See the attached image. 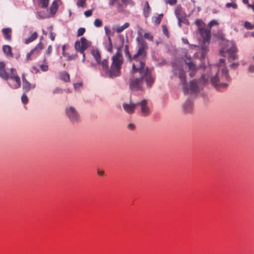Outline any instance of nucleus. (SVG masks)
<instances>
[{
  "label": "nucleus",
  "instance_id": "obj_1",
  "mask_svg": "<svg viewBox=\"0 0 254 254\" xmlns=\"http://www.w3.org/2000/svg\"><path fill=\"white\" fill-rule=\"evenodd\" d=\"M138 43V49L133 58V65L131 73L132 74L128 83L131 90H141L144 82L150 87L155 81V77L152 74L151 69L146 66L147 57V43L143 39L136 38Z\"/></svg>",
  "mask_w": 254,
  "mask_h": 254
},
{
  "label": "nucleus",
  "instance_id": "obj_2",
  "mask_svg": "<svg viewBox=\"0 0 254 254\" xmlns=\"http://www.w3.org/2000/svg\"><path fill=\"white\" fill-rule=\"evenodd\" d=\"M112 64L110 69L108 66V61L104 59L100 64L102 69L106 76L114 78L120 76L121 73V69L123 63V58L121 53L118 50L112 58Z\"/></svg>",
  "mask_w": 254,
  "mask_h": 254
},
{
  "label": "nucleus",
  "instance_id": "obj_3",
  "mask_svg": "<svg viewBox=\"0 0 254 254\" xmlns=\"http://www.w3.org/2000/svg\"><path fill=\"white\" fill-rule=\"evenodd\" d=\"M230 79V76L228 73V70L225 67H223L221 69V73L219 72L211 78V82L216 88L219 89L220 88H225L228 86L227 83H222V81H228Z\"/></svg>",
  "mask_w": 254,
  "mask_h": 254
},
{
  "label": "nucleus",
  "instance_id": "obj_4",
  "mask_svg": "<svg viewBox=\"0 0 254 254\" xmlns=\"http://www.w3.org/2000/svg\"><path fill=\"white\" fill-rule=\"evenodd\" d=\"M195 22L198 27L199 34L203 42H209L211 38L210 30L204 28L205 24L201 20L197 19Z\"/></svg>",
  "mask_w": 254,
  "mask_h": 254
},
{
  "label": "nucleus",
  "instance_id": "obj_5",
  "mask_svg": "<svg viewBox=\"0 0 254 254\" xmlns=\"http://www.w3.org/2000/svg\"><path fill=\"white\" fill-rule=\"evenodd\" d=\"M237 51V48L234 42L228 41L226 42L224 47L222 48L221 52L222 53H228L229 55L228 60L231 62L237 59V56L235 54Z\"/></svg>",
  "mask_w": 254,
  "mask_h": 254
},
{
  "label": "nucleus",
  "instance_id": "obj_6",
  "mask_svg": "<svg viewBox=\"0 0 254 254\" xmlns=\"http://www.w3.org/2000/svg\"><path fill=\"white\" fill-rule=\"evenodd\" d=\"M90 45V42L84 37L80 38V41H76L74 44V48L76 51L79 52L83 56L82 62H84L85 60V56L84 51Z\"/></svg>",
  "mask_w": 254,
  "mask_h": 254
},
{
  "label": "nucleus",
  "instance_id": "obj_7",
  "mask_svg": "<svg viewBox=\"0 0 254 254\" xmlns=\"http://www.w3.org/2000/svg\"><path fill=\"white\" fill-rule=\"evenodd\" d=\"M173 72L175 74L178 75V77L183 86L184 92L185 94L188 93L189 88L186 80V73L185 71L181 66H174Z\"/></svg>",
  "mask_w": 254,
  "mask_h": 254
},
{
  "label": "nucleus",
  "instance_id": "obj_8",
  "mask_svg": "<svg viewBox=\"0 0 254 254\" xmlns=\"http://www.w3.org/2000/svg\"><path fill=\"white\" fill-rule=\"evenodd\" d=\"M65 114L72 122H78L79 120V115L76 110L73 107L70 106L65 109Z\"/></svg>",
  "mask_w": 254,
  "mask_h": 254
},
{
  "label": "nucleus",
  "instance_id": "obj_9",
  "mask_svg": "<svg viewBox=\"0 0 254 254\" xmlns=\"http://www.w3.org/2000/svg\"><path fill=\"white\" fill-rule=\"evenodd\" d=\"M184 61L185 64L188 66L189 70L190 71L189 75L190 77H193L195 74L198 68L195 64L192 61L191 57L187 55L185 56Z\"/></svg>",
  "mask_w": 254,
  "mask_h": 254
},
{
  "label": "nucleus",
  "instance_id": "obj_10",
  "mask_svg": "<svg viewBox=\"0 0 254 254\" xmlns=\"http://www.w3.org/2000/svg\"><path fill=\"white\" fill-rule=\"evenodd\" d=\"M9 78L12 79L15 83L13 84H10V86L13 89H16L20 87L21 81L19 77L18 76L16 71L14 68L10 69V73L9 75Z\"/></svg>",
  "mask_w": 254,
  "mask_h": 254
},
{
  "label": "nucleus",
  "instance_id": "obj_11",
  "mask_svg": "<svg viewBox=\"0 0 254 254\" xmlns=\"http://www.w3.org/2000/svg\"><path fill=\"white\" fill-rule=\"evenodd\" d=\"M139 105L140 107L141 115L142 116L146 117L149 115L150 111L148 106L147 100H142L139 103H137V106Z\"/></svg>",
  "mask_w": 254,
  "mask_h": 254
},
{
  "label": "nucleus",
  "instance_id": "obj_12",
  "mask_svg": "<svg viewBox=\"0 0 254 254\" xmlns=\"http://www.w3.org/2000/svg\"><path fill=\"white\" fill-rule=\"evenodd\" d=\"M22 89H23V92L24 93L28 92L31 89H34L35 88V87H36L35 84H31L26 79L24 74H22Z\"/></svg>",
  "mask_w": 254,
  "mask_h": 254
},
{
  "label": "nucleus",
  "instance_id": "obj_13",
  "mask_svg": "<svg viewBox=\"0 0 254 254\" xmlns=\"http://www.w3.org/2000/svg\"><path fill=\"white\" fill-rule=\"evenodd\" d=\"M0 77L4 80L9 78V74L5 70V64L2 62H0Z\"/></svg>",
  "mask_w": 254,
  "mask_h": 254
},
{
  "label": "nucleus",
  "instance_id": "obj_14",
  "mask_svg": "<svg viewBox=\"0 0 254 254\" xmlns=\"http://www.w3.org/2000/svg\"><path fill=\"white\" fill-rule=\"evenodd\" d=\"M137 104L124 103L123 104V107L124 109L126 111V112L129 114H132L134 113V110Z\"/></svg>",
  "mask_w": 254,
  "mask_h": 254
},
{
  "label": "nucleus",
  "instance_id": "obj_15",
  "mask_svg": "<svg viewBox=\"0 0 254 254\" xmlns=\"http://www.w3.org/2000/svg\"><path fill=\"white\" fill-rule=\"evenodd\" d=\"M11 29L10 28H6L2 29V33L6 40L9 41L11 40Z\"/></svg>",
  "mask_w": 254,
  "mask_h": 254
},
{
  "label": "nucleus",
  "instance_id": "obj_16",
  "mask_svg": "<svg viewBox=\"0 0 254 254\" xmlns=\"http://www.w3.org/2000/svg\"><path fill=\"white\" fill-rule=\"evenodd\" d=\"M183 109L186 113H190L192 110V103L190 100H187L183 105Z\"/></svg>",
  "mask_w": 254,
  "mask_h": 254
},
{
  "label": "nucleus",
  "instance_id": "obj_17",
  "mask_svg": "<svg viewBox=\"0 0 254 254\" xmlns=\"http://www.w3.org/2000/svg\"><path fill=\"white\" fill-rule=\"evenodd\" d=\"M129 0H110L109 5L113 6L117 4L119 7L123 4H127Z\"/></svg>",
  "mask_w": 254,
  "mask_h": 254
},
{
  "label": "nucleus",
  "instance_id": "obj_18",
  "mask_svg": "<svg viewBox=\"0 0 254 254\" xmlns=\"http://www.w3.org/2000/svg\"><path fill=\"white\" fill-rule=\"evenodd\" d=\"M59 78L64 82H69L70 81L69 75L65 71L60 73Z\"/></svg>",
  "mask_w": 254,
  "mask_h": 254
},
{
  "label": "nucleus",
  "instance_id": "obj_19",
  "mask_svg": "<svg viewBox=\"0 0 254 254\" xmlns=\"http://www.w3.org/2000/svg\"><path fill=\"white\" fill-rule=\"evenodd\" d=\"M151 8L150 7L149 4L147 1L145 2L144 7L143 8V15L145 17H148L150 13Z\"/></svg>",
  "mask_w": 254,
  "mask_h": 254
},
{
  "label": "nucleus",
  "instance_id": "obj_20",
  "mask_svg": "<svg viewBox=\"0 0 254 254\" xmlns=\"http://www.w3.org/2000/svg\"><path fill=\"white\" fill-rule=\"evenodd\" d=\"M44 46L42 43H39L34 49L31 50L33 54L38 55L40 51L43 49Z\"/></svg>",
  "mask_w": 254,
  "mask_h": 254
},
{
  "label": "nucleus",
  "instance_id": "obj_21",
  "mask_svg": "<svg viewBox=\"0 0 254 254\" xmlns=\"http://www.w3.org/2000/svg\"><path fill=\"white\" fill-rule=\"evenodd\" d=\"M92 55L97 62V64H100L101 55L98 50H93L91 52Z\"/></svg>",
  "mask_w": 254,
  "mask_h": 254
},
{
  "label": "nucleus",
  "instance_id": "obj_22",
  "mask_svg": "<svg viewBox=\"0 0 254 254\" xmlns=\"http://www.w3.org/2000/svg\"><path fill=\"white\" fill-rule=\"evenodd\" d=\"M190 84V90L191 93H196L198 92V87L196 82L194 81H191Z\"/></svg>",
  "mask_w": 254,
  "mask_h": 254
},
{
  "label": "nucleus",
  "instance_id": "obj_23",
  "mask_svg": "<svg viewBox=\"0 0 254 254\" xmlns=\"http://www.w3.org/2000/svg\"><path fill=\"white\" fill-rule=\"evenodd\" d=\"M58 8V1L57 0H54L50 8L51 13L55 14L57 11Z\"/></svg>",
  "mask_w": 254,
  "mask_h": 254
},
{
  "label": "nucleus",
  "instance_id": "obj_24",
  "mask_svg": "<svg viewBox=\"0 0 254 254\" xmlns=\"http://www.w3.org/2000/svg\"><path fill=\"white\" fill-rule=\"evenodd\" d=\"M2 50L3 53L7 56H11L12 57V54L11 52V48L10 46L8 45H4L2 47Z\"/></svg>",
  "mask_w": 254,
  "mask_h": 254
},
{
  "label": "nucleus",
  "instance_id": "obj_25",
  "mask_svg": "<svg viewBox=\"0 0 254 254\" xmlns=\"http://www.w3.org/2000/svg\"><path fill=\"white\" fill-rule=\"evenodd\" d=\"M37 37V33L36 32H34L32 34L31 36L29 38L25 39V43L26 44H29L36 40Z\"/></svg>",
  "mask_w": 254,
  "mask_h": 254
},
{
  "label": "nucleus",
  "instance_id": "obj_26",
  "mask_svg": "<svg viewBox=\"0 0 254 254\" xmlns=\"http://www.w3.org/2000/svg\"><path fill=\"white\" fill-rule=\"evenodd\" d=\"M129 26V23L128 22L125 23L122 26L117 27L116 28V31L117 33H120L123 32L125 29L127 28Z\"/></svg>",
  "mask_w": 254,
  "mask_h": 254
},
{
  "label": "nucleus",
  "instance_id": "obj_27",
  "mask_svg": "<svg viewBox=\"0 0 254 254\" xmlns=\"http://www.w3.org/2000/svg\"><path fill=\"white\" fill-rule=\"evenodd\" d=\"M49 0H38L39 4L42 8H47L49 5Z\"/></svg>",
  "mask_w": 254,
  "mask_h": 254
},
{
  "label": "nucleus",
  "instance_id": "obj_28",
  "mask_svg": "<svg viewBox=\"0 0 254 254\" xmlns=\"http://www.w3.org/2000/svg\"><path fill=\"white\" fill-rule=\"evenodd\" d=\"M163 17V14L162 13H161V14H159L157 17H154L153 19L154 23L156 25L159 24Z\"/></svg>",
  "mask_w": 254,
  "mask_h": 254
},
{
  "label": "nucleus",
  "instance_id": "obj_29",
  "mask_svg": "<svg viewBox=\"0 0 254 254\" xmlns=\"http://www.w3.org/2000/svg\"><path fill=\"white\" fill-rule=\"evenodd\" d=\"M86 0H78L76 3L77 6L83 8L86 7Z\"/></svg>",
  "mask_w": 254,
  "mask_h": 254
},
{
  "label": "nucleus",
  "instance_id": "obj_30",
  "mask_svg": "<svg viewBox=\"0 0 254 254\" xmlns=\"http://www.w3.org/2000/svg\"><path fill=\"white\" fill-rule=\"evenodd\" d=\"M125 54H126V56L127 58H128L129 59V60H130V61L132 63V65H133V57H134V56L135 55V54H134L133 57H131V55H130L129 54V52L128 51V48L127 47L126 48V50L125 51Z\"/></svg>",
  "mask_w": 254,
  "mask_h": 254
},
{
  "label": "nucleus",
  "instance_id": "obj_31",
  "mask_svg": "<svg viewBox=\"0 0 254 254\" xmlns=\"http://www.w3.org/2000/svg\"><path fill=\"white\" fill-rule=\"evenodd\" d=\"M207 51H208L207 47L204 45L203 46L201 49V54H202V55H201L202 58H204L205 55L206 54Z\"/></svg>",
  "mask_w": 254,
  "mask_h": 254
},
{
  "label": "nucleus",
  "instance_id": "obj_32",
  "mask_svg": "<svg viewBox=\"0 0 254 254\" xmlns=\"http://www.w3.org/2000/svg\"><path fill=\"white\" fill-rule=\"evenodd\" d=\"M94 25L96 27H100L102 25V21L100 19H96L94 21Z\"/></svg>",
  "mask_w": 254,
  "mask_h": 254
},
{
  "label": "nucleus",
  "instance_id": "obj_33",
  "mask_svg": "<svg viewBox=\"0 0 254 254\" xmlns=\"http://www.w3.org/2000/svg\"><path fill=\"white\" fill-rule=\"evenodd\" d=\"M245 27L250 30L254 29V24H251L250 22L246 21L244 24Z\"/></svg>",
  "mask_w": 254,
  "mask_h": 254
},
{
  "label": "nucleus",
  "instance_id": "obj_34",
  "mask_svg": "<svg viewBox=\"0 0 254 254\" xmlns=\"http://www.w3.org/2000/svg\"><path fill=\"white\" fill-rule=\"evenodd\" d=\"M219 23L216 20H212L208 24V27L210 29L213 26L218 25Z\"/></svg>",
  "mask_w": 254,
  "mask_h": 254
},
{
  "label": "nucleus",
  "instance_id": "obj_35",
  "mask_svg": "<svg viewBox=\"0 0 254 254\" xmlns=\"http://www.w3.org/2000/svg\"><path fill=\"white\" fill-rule=\"evenodd\" d=\"M21 101L24 104H26L28 103V99L25 93H24L21 96Z\"/></svg>",
  "mask_w": 254,
  "mask_h": 254
},
{
  "label": "nucleus",
  "instance_id": "obj_36",
  "mask_svg": "<svg viewBox=\"0 0 254 254\" xmlns=\"http://www.w3.org/2000/svg\"><path fill=\"white\" fill-rule=\"evenodd\" d=\"M144 37L145 39H148L151 41H153V36L152 35H151V34L149 33H145L144 34Z\"/></svg>",
  "mask_w": 254,
  "mask_h": 254
},
{
  "label": "nucleus",
  "instance_id": "obj_37",
  "mask_svg": "<svg viewBox=\"0 0 254 254\" xmlns=\"http://www.w3.org/2000/svg\"><path fill=\"white\" fill-rule=\"evenodd\" d=\"M85 32L84 28H79L77 30V36L80 37L84 34Z\"/></svg>",
  "mask_w": 254,
  "mask_h": 254
},
{
  "label": "nucleus",
  "instance_id": "obj_38",
  "mask_svg": "<svg viewBox=\"0 0 254 254\" xmlns=\"http://www.w3.org/2000/svg\"><path fill=\"white\" fill-rule=\"evenodd\" d=\"M226 6L227 8H229L230 7H232L234 9H236L237 8L238 6H237V4L236 3H233V2L230 3V2H229V3H227L226 4Z\"/></svg>",
  "mask_w": 254,
  "mask_h": 254
},
{
  "label": "nucleus",
  "instance_id": "obj_39",
  "mask_svg": "<svg viewBox=\"0 0 254 254\" xmlns=\"http://www.w3.org/2000/svg\"><path fill=\"white\" fill-rule=\"evenodd\" d=\"M181 12H182V10H181V8H177L175 9V15H176V17H177V18H181Z\"/></svg>",
  "mask_w": 254,
  "mask_h": 254
},
{
  "label": "nucleus",
  "instance_id": "obj_40",
  "mask_svg": "<svg viewBox=\"0 0 254 254\" xmlns=\"http://www.w3.org/2000/svg\"><path fill=\"white\" fill-rule=\"evenodd\" d=\"M162 31L164 35L168 37V31L167 27L165 25H162Z\"/></svg>",
  "mask_w": 254,
  "mask_h": 254
},
{
  "label": "nucleus",
  "instance_id": "obj_41",
  "mask_svg": "<svg viewBox=\"0 0 254 254\" xmlns=\"http://www.w3.org/2000/svg\"><path fill=\"white\" fill-rule=\"evenodd\" d=\"M40 69L43 71H47L48 70V66L47 64H42L40 66Z\"/></svg>",
  "mask_w": 254,
  "mask_h": 254
},
{
  "label": "nucleus",
  "instance_id": "obj_42",
  "mask_svg": "<svg viewBox=\"0 0 254 254\" xmlns=\"http://www.w3.org/2000/svg\"><path fill=\"white\" fill-rule=\"evenodd\" d=\"M177 0H166V3L173 5L177 3Z\"/></svg>",
  "mask_w": 254,
  "mask_h": 254
},
{
  "label": "nucleus",
  "instance_id": "obj_43",
  "mask_svg": "<svg viewBox=\"0 0 254 254\" xmlns=\"http://www.w3.org/2000/svg\"><path fill=\"white\" fill-rule=\"evenodd\" d=\"M85 16L86 17H89L92 14V9H90V10H87V11H85L84 13Z\"/></svg>",
  "mask_w": 254,
  "mask_h": 254
},
{
  "label": "nucleus",
  "instance_id": "obj_44",
  "mask_svg": "<svg viewBox=\"0 0 254 254\" xmlns=\"http://www.w3.org/2000/svg\"><path fill=\"white\" fill-rule=\"evenodd\" d=\"M52 51V46L51 45H49L48 47V49L46 52V54L48 55H50Z\"/></svg>",
  "mask_w": 254,
  "mask_h": 254
},
{
  "label": "nucleus",
  "instance_id": "obj_45",
  "mask_svg": "<svg viewBox=\"0 0 254 254\" xmlns=\"http://www.w3.org/2000/svg\"><path fill=\"white\" fill-rule=\"evenodd\" d=\"M105 34L107 36H109L111 35V30L107 27L105 26L104 27Z\"/></svg>",
  "mask_w": 254,
  "mask_h": 254
},
{
  "label": "nucleus",
  "instance_id": "obj_46",
  "mask_svg": "<svg viewBox=\"0 0 254 254\" xmlns=\"http://www.w3.org/2000/svg\"><path fill=\"white\" fill-rule=\"evenodd\" d=\"M239 65L238 63H234L230 65V67L232 68L236 69L237 68Z\"/></svg>",
  "mask_w": 254,
  "mask_h": 254
},
{
  "label": "nucleus",
  "instance_id": "obj_47",
  "mask_svg": "<svg viewBox=\"0 0 254 254\" xmlns=\"http://www.w3.org/2000/svg\"><path fill=\"white\" fill-rule=\"evenodd\" d=\"M225 65V60L223 59H220L219 60V68L221 66H224Z\"/></svg>",
  "mask_w": 254,
  "mask_h": 254
},
{
  "label": "nucleus",
  "instance_id": "obj_48",
  "mask_svg": "<svg viewBox=\"0 0 254 254\" xmlns=\"http://www.w3.org/2000/svg\"><path fill=\"white\" fill-rule=\"evenodd\" d=\"M127 128L128 129L133 130L135 128V126L132 124H129L127 126Z\"/></svg>",
  "mask_w": 254,
  "mask_h": 254
},
{
  "label": "nucleus",
  "instance_id": "obj_49",
  "mask_svg": "<svg viewBox=\"0 0 254 254\" xmlns=\"http://www.w3.org/2000/svg\"><path fill=\"white\" fill-rule=\"evenodd\" d=\"M33 55V54L32 53H31V51H30L29 53H27V55H26V60L27 61L28 60H30L31 59V55Z\"/></svg>",
  "mask_w": 254,
  "mask_h": 254
},
{
  "label": "nucleus",
  "instance_id": "obj_50",
  "mask_svg": "<svg viewBox=\"0 0 254 254\" xmlns=\"http://www.w3.org/2000/svg\"><path fill=\"white\" fill-rule=\"evenodd\" d=\"M56 34L52 32L50 33V38L52 41L55 40Z\"/></svg>",
  "mask_w": 254,
  "mask_h": 254
},
{
  "label": "nucleus",
  "instance_id": "obj_51",
  "mask_svg": "<svg viewBox=\"0 0 254 254\" xmlns=\"http://www.w3.org/2000/svg\"><path fill=\"white\" fill-rule=\"evenodd\" d=\"M208 79V77L205 76V75H202L200 78V81L205 82Z\"/></svg>",
  "mask_w": 254,
  "mask_h": 254
},
{
  "label": "nucleus",
  "instance_id": "obj_52",
  "mask_svg": "<svg viewBox=\"0 0 254 254\" xmlns=\"http://www.w3.org/2000/svg\"><path fill=\"white\" fill-rule=\"evenodd\" d=\"M107 51L110 53L113 52V46L112 44H109V46L107 48Z\"/></svg>",
  "mask_w": 254,
  "mask_h": 254
},
{
  "label": "nucleus",
  "instance_id": "obj_53",
  "mask_svg": "<svg viewBox=\"0 0 254 254\" xmlns=\"http://www.w3.org/2000/svg\"><path fill=\"white\" fill-rule=\"evenodd\" d=\"M53 93L54 94H56V93H62V90L61 89L59 88H56L55 89H54L53 91Z\"/></svg>",
  "mask_w": 254,
  "mask_h": 254
},
{
  "label": "nucleus",
  "instance_id": "obj_54",
  "mask_svg": "<svg viewBox=\"0 0 254 254\" xmlns=\"http://www.w3.org/2000/svg\"><path fill=\"white\" fill-rule=\"evenodd\" d=\"M42 13V12H39L37 13L38 16L41 18H45L46 17V15H43Z\"/></svg>",
  "mask_w": 254,
  "mask_h": 254
},
{
  "label": "nucleus",
  "instance_id": "obj_55",
  "mask_svg": "<svg viewBox=\"0 0 254 254\" xmlns=\"http://www.w3.org/2000/svg\"><path fill=\"white\" fill-rule=\"evenodd\" d=\"M249 72L253 73L254 72V65H251L249 68Z\"/></svg>",
  "mask_w": 254,
  "mask_h": 254
},
{
  "label": "nucleus",
  "instance_id": "obj_56",
  "mask_svg": "<svg viewBox=\"0 0 254 254\" xmlns=\"http://www.w3.org/2000/svg\"><path fill=\"white\" fill-rule=\"evenodd\" d=\"M98 175L100 176H103L104 174V172L103 171L98 170L97 172Z\"/></svg>",
  "mask_w": 254,
  "mask_h": 254
},
{
  "label": "nucleus",
  "instance_id": "obj_57",
  "mask_svg": "<svg viewBox=\"0 0 254 254\" xmlns=\"http://www.w3.org/2000/svg\"><path fill=\"white\" fill-rule=\"evenodd\" d=\"M182 41L184 44H188V45L189 44V41L187 39L183 38Z\"/></svg>",
  "mask_w": 254,
  "mask_h": 254
},
{
  "label": "nucleus",
  "instance_id": "obj_58",
  "mask_svg": "<svg viewBox=\"0 0 254 254\" xmlns=\"http://www.w3.org/2000/svg\"><path fill=\"white\" fill-rule=\"evenodd\" d=\"M248 6L249 8H252L254 11V3L253 4H248Z\"/></svg>",
  "mask_w": 254,
  "mask_h": 254
},
{
  "label": "nucleus",
  "instance_id": "obj_59",
  "mask_svg": "<svg viewBox=\"0 0 254 254\" xmlns=\"http://www.w3.org/2000/svg\"><path fill=\"white\" fill-rule=\"evenodd\" d=\"M178 25L180 27H181V18H178Z\"/></svg>",
  "mask_w": 254,
  "mask_h": 254
},
{
  "label": "nucleus",
  "instance_id": "obj_60",
  "mask_svg": "<svg viewBox=\"0 0 254 254\" xmlns=\"http://www.w3.org/2000/svg\"><path fill=\"white\" fill-rule=\"evenodd\" d=\"M143 31V29L141 28H139V30L138 31V35H141V31Z\"/></svg>",
  "mask_w": 254,
  "mask_h": 254
},
{
  "label": "nucleus",
  "instance_id": "obj_61",
  "mask_svg": "<svg viewBox=\"0 0 254 254\" xmlns=\"http://www.w3.org/2000/svg\"><path fill=\"white\" fill-rule=\"evenodd\" d=\"M108 39L109 43V44H112V40H111V38L110 37V36H108Z\"/></svg>",
  "mask_w": 254,
  "mask_h": 254
},
{
  "label": "nucleus",
  "instance_id": "obj_62",
  "mask_svg": "<svg viewBox=\"0 0 254 254\" xmlns=\"http://www.w3.org/2000/svg\"><path fill=\"white\" fill-rule=\"evenodd\" d=\"M243 2L245 4H248V2H249V0H243Z\"/></svg>",
  "mask_w": 254,
  "mask_h": 254
},
{
  "label": "nucleus",
  "instance_id": "obj_63",
  "mask_svg": "<svg viewBox=\"0 0 254 254\" xmlns=\"http://www.w3.org/2000/svg\"><path fill=\"white\" fill-rule=\"evenodd\" d=\"M252 35L253 37H254V32H253Z\"/></svg>",
  "mask_w": 254,
  "mask_h": 254
},
{
  "label": "nucleus",
  "instance_id": "obj_64",
  "mask_svg": "<svg viewBox=\"0 0 254 254\" xmlns=\"http://www.w3.org/2000/svg\"><path fill=\"white\" fill-rule=\"evenodd\" d=\"M192 46H193V47H196V45H192Z\"/></svg>",
  "mask_w": 254,
  "mask_h": 254
}]
</instances>
